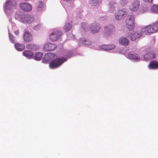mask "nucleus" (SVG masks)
Instances as JSON below:
<instances>
[{"mask_svg":"<svg viewBox=\"0 0 158 158\" xmlns=\"http://www.w3.org/2000/svg\"><path fill=\"white\" fill-rule=\"evenodd\" d=\"M67 60V59L64 57H60L54 59L50 62L49 67L52 69L56 68L60 66Z\"/></svg>","mask_w":158,"mask_h":158,"instance_id":"1","label":"nucleus"},{"mask_svg":"<svg viewBox=\"0 0 158 158\" xmlns=\"http://www.w3.org/2000/svg\"><path fill=\"white\" fill-rule=\"evenodd\" d=\"M62 32L59 31H53L50 35L49 39L52 41H56L62 35Z\"/></svg>","mask_w":158,"mask_h":158,"instance_id":"2","label":"nucleus"},{"mask_svg":"<svg viewBox=\"0 0 158 158\" xmlns=\"http://www.w3.org/2000/svg\"><path fill=\"white\" fill-rule=\"evenodd\" d=\"M20 20L23 23H30L34 20L33 16L31 15L23 14L20 17Z\"/></svg>","mask_w":158,"mask_h":158,"instance_id":"3","label":"nucleus"},{"mask_svg":"<svg viewBox=\"0 0 158 158\" xmlns=\"http://www.w3.org/2000/svg\"><path fill=\"white\" fill-rule=\"evenodd\" d=\"M114 31V28L112 25H109L105 27L103 31L104 35L108 36L113 33Z\"/></svg>","mask_w":158,"mask_h":158,"instance_id":"4","label":"nucleus"},{"mask_svg":"<svg viewBox=\"0 0 158 158\" xmlns=\"http://www.w3.org/2000/svg\"><path fill=\"white\" fill-rule=\"evenodd\" d=\"M148 31L149 34L155 33L158 31V22L152 25L147 26Z\"/></svg>","mask_w":158,"mask_h":158,"instance_id":"5","label":"nucleus"},{"mask_svg":"<svg viewBox=\"0 0 158 158\" xmlns=\"http://www.w3.org/2000/svg\"><path fill=\"white\" fill-rule=\"evenodd\" d=\"M57 47L56 44L48 43L44 46V50L45 51H51L54 50Z\"/></svg>","mask_w":158,"mask_h":158,"instance_id":"6","label":"nucleus"},{"mask_svg":"<svg viewBox=\"0 0 158 158\" xmlns=\"http://www.w3.org/2000/svg\"><path fill=\"white\" fill-rule=\"evenodd\" d=\"M100 27L98 24L94 23L89 27V31L91 33H95L98 32Z\"/></svg>","mask_w":158,"mask_h":158,"instance_id":"7","label":"nucleus"},{"mask_svg":"<svg viewBox=\"0 0 158 158\" xmlns=\"http://www.w3.org/2000/svg\"><path fill=\"white\" fill-rule=\"evenodd\" d=\"M141 36L142 34H141L140 32L137 31L132 33L131 35L129 34L128 36L131 41H134L140 37Z\"/></svg>","mask_w":158,"mask_h":158,"instance_id":"8","label":"nucleus"},{"mask_svg":"<svg viewBox=\"0 0 158 158\" xmlns=\"http://www.w3.org/2000/svg\"><path fill=\"white\" fill-rule=\"evenodd\" d=\"M21 9L24 11H30L31 10V6L27 3H22L20 4Z\"/></svg>","mask_w":158,"mask_h":158,"instance_id":"9","label":"nucleus"},{"mask_svg":"<svg viewBox=\"0 0 158 158\" xmlns=\"http://www.w3.org/2000/svg\"><path fill=\"white\" fill-rule=\"evenodd\" d=\"M126 15V11L124 10H119L117 14L115 15L116 19L118 20L123 19Z\"/></svg>","mask_w":158,"mask_h":158,"instance_id":"10","label":"nucleus"},{"mask_svg":"<svg viewBox=\"0 0 158 158\" xmlns=\"http://www.w3.org/2000/svg\"><path fill=\"white\" fill-rule=\"evenodd\" d=\"M139 2L138 0L134 1L130 6V9L132 11L137 10L139 8Z\"/></svg>","mask_w":158,"mask_h":158,"instance_id":"11","label":"nucleus"},{"mask_svg":"<svg viewBox=\"0 0 158 158\" xmlns=\"http://www.w3.org/2000/svg\"><path fill=\"white\" fill-rule=\"evenodd\" d=\"M23 39L25 42H29L32 40V36L29 32L26 31L23 34Z\"/></svg>","mask_w":158,"mask_h":158,"instance_id":"12","label":"nucleus"},{"mask_svg":"<svg viewBox=\"0 0 158 158\" xmlns=\"http://www.w3.org/2000/svg\"><path fill=\"white\" fill-rule=\"evenodd\" d=\"M118 42L120 45L125 46L128 45L130 42L128 39L124 37L120 38Z\"/></svg>","mask_w":158,"mask_h":158,"instance_id":"13","label":"nucleus"},{"mask_svg":"<svg viewBox=\"0 0 158 158\" xmlns=\"http://www.w3.org/2000/svg\"><path fill=\"white\" fill-rule=\"evenodd\" d=\"M127 58L135 61H139L140 60V56L138 54L136 53H129L127 55Z\"/></svg>","mask_w":158,"mask_h":158,"instance_id":"14","label":"nucleus"},{"mask_svg":"<svg viewBox=\"0 0 158 158\" xmlns=\"http://www.w3.org/2000/svg\"><path fill=\"white\" fill-rule=\"evenodd\" d=\"M148 68L150 69H158V62L155 61H151L148 65Z\"/></svg>","mask_w":158,"mask_h":158,"instance_id":"15","label":"nucleus"},{"mask_svg":"<svg viewBox=\"0 0 158 158\" xmlns=\"http://www.w3.org/2000/svg\"><path fill=\"white\" fill-rule=\"evenodd\" d=\"M56 56V55L53 53H49L46 54L44 58V60L46 61H49L52 60Z\"/></svg>","mask_w":158,"mask_h":158,"instance_id":"16","label":"nucleus"},{"mask_svg":"<svg viewBox=\"0 0 158 158\" xmlns=\"http://www.w3.org/2000/svg\"><path fill=\"white\" fill-rule=\"evenodd\" d=\"M115 46L114 44L103 45L101 46V49L104 50H110L114 49Z\"/></svg>","mask_w":158,"mask_h":158,"instance_id":"17","label":"nucleus"},{"mask_svg":"<svg viewBox=\"0 0 158 158\" xmlns=\"http://www.w3.org/2000/svg\"><path fill=\"white\" fill-rule=\"evenodd\" d=\"M15 47L16 50L19 51H21L25 49L24 44L20 43H16L15 44Z\"/></svg>","mask_w":158,"mask_h":158,"instance_id":"18","label":"nucleus"},{"mask_svg":"<svg viewBox=\"0 0 158 158\" xmlns=\"http://www.w3.org/2000/svg\"><path fill=\"white\" fill-rule=\"evenodd\" d=\"M23 55L28 58H31L33 57V53L29 51L25 50L23 52Z\"/></svg>","mask_w":158,"mask_h":158,"instance_id":"19","label":"nucleus"},{"mask_svg":"<svg viewBox=\"0 0 158 158\" xmlns=\"http://www.w3.org/2000/svg\"><path fill=\"white\" fill-rule=\"evenodd\" d=\"M155 55L152 52H151L146 54L144 56V58L145 60H148L149 59H153L155 57Z\"/></svg>","mask_w":158,"mask_h":158,"instance_id":"20","label":"nucleus"},{"mask_svg":"<svg viewBox=\"0 0 158 158\" xmlns=\"http://www.w3.org/2000/svg\"><path fill=\"white\" fill-rule=\"evenodd\" d=\"M135 18L133 16H130L126 20V24H135Z\"/></svg>","mask_w":158,"mask_h":158,"instance_id":"21","label":"nucleus"},{"mask_svg":"<svg viewBox=\"0 0 158 158\" xmlns=\"http://www.w3.org/2000/svg\"><path fill=\"white\" fill-rule=\"evenodd\" d=\"M43 53L41 52H37L35 54L34 59L36 60H40L43 57Z\"/></svg>","mask_w":158,"mask_h":158,"instance_id":"22","label":"nucleus"},{"mask_svg":"<svg viewBox=\"0 0 158 158\" xmlns=\"http://www.w3.org/2000/svg\"><path fill=\"white\" fill-rule=\"evenodd\" d=\"M72 27V25L69 23H66L64 27V29L65 31L67 32L69 31Z\"/></svg>","mask_w":158,"mask_h":158,"instance_id":"23","label":"nucleus"},{"mask_svg":"<svg viewBox=\"0 0 158 158\" xmlns=\"http://www.w3.org/2000/svg\"><path fill=\"white\" fill-rule=\"evenodd\" d=\"M26 47L27 49H29L33 50H35L37 48V46L36 45L33 44H28L26 45Z\"/></svg>","mask_w":158,"mask_h":158,"instance_id":"24","label":"nucleus"},{"mask_svg":"<svg viewBox=\"0 0 158 158\" xmlns=\"http://www.w3.org/2000/svg\"><path fill=\"white\" fill-rule=\"evenodd\" d=\"M80 41L82 44L85 45H89L91 44V42L90 41L87 40L85 39H80Z\"/></svg>","mask_w":158,"mask_h":158,"instance_id":"25","label":"nucleus"},{"mask_svg":"<svg viewBox=\"0 0 158 158\" xmlns=\"http://www.w3.org/2000/svg\"><path fill=\"white\" fill-rule=\"evenodd\" d=\"M142 35H148L149 34V32L148 31V29L147 26L145 27L142 28L140 32Z\"/></svg>","mask_w":158,"mask_h":158,"instance_id":"26","label":"nucleus"},{"mask_svg":"<svg viewBox=\"0 0 158 158\" xmlns=\"http://www.w3.org/2000/svg\"><path fill=\"white\" fill-rule=\"evenodd\" d=\"M14 4H15V1H7L6 2L5 7L6 8H7L9 6H13L14 5Z\"/></svg>","mask_w":158,"mask_h":158,"instance_id":"27","label":"nucleus"},{"mask_svg":"<svg viewBox=\"0 0 158 158\" xmlns=\"http://www.w3.org/2000/svg\"><path fill=\"white\" fill-rule=\"evenodd\" d=\"M126 26L128 30L131 31L134 29L135 27V25L126 24Z\"/></svg>","mask_w":158,"mask_h":158,"instance_id":"28","label":"nucleus"},{"mask_svg":"<svg viewBox=\"0 0 158 158\" xmlns=\"http://www.w3.org/2000/svg\"><path fill=\"white\" fill-rule=\"evenodd\" d=\"M151 10L154 13H158V6L154 5L152 7Z\"/></svg>","mask_w":158,"mask_h":158,"instance_id":"29","label":"nucleus"},{"mask_svg":"<svg viewBox=\"0 0 158 158\" xmlns=\"http://www.w3.org/2000/svg\"><path fill=\"white\" fill-rule=\"evenodd\" d=\"M43 3L42 2H40L38 6L37 9L38 11L41 10L43 9Z\"/></svg>","mask_w":158,"mask_h":158,"instance_id":"30","label":"nucleus"},{"mask_svg":"<svg viewBox=\"0 0 158 158\" xmlns=\"http://www.w3.org/2000/svg\"><path fill=\"white\" fill-rule=\"evenodd\" d=\"M9 37L10 42L13 44L15 43V38L10 33H9Z\"/></svg>","mask_w":158,"mask_h":158,"instance_id":"31","label":"nucleus"},{"mask_svg":"<svg viewBox=\"0 0 158 158\" xmlns=\"http://www.w3.org/2000/svg\"><path fill=\"white\" fill-rule=\"evenodd\" d=\"M115 4L116 3L114 2H111L110 3L109 6H110V9L111 10H112V9H114V7H113L112 6H114Z\"/></svg>","mask_w":158,"mask_h":158,"instance_id":"32","label":"nucleus"},{"mask_svg":"<svg viewBox=\"0 0 158 158\" xmlns=\"http://www.w3.org/2000/svg\"><path fill=\"white\" fill-rule=\"evenodd\" d=\"M87 24L85 23H81V26L82 28L85 30H86L87 27Z\"/></svg>","mask_w":158,"mask_h":158,"instance_id":"33","label":"nucleus"},{"mask_svg":"<svg viewBox=\"0 0 158 158\" xmlns=\"http://www.w3.org/2000/svg\"><path fill=\"white\" fill-rule=\"evenodd\" d=\"M92 2L94 3H98L101 2V0H92Z\"/></svg>","mask_w":158,"mask_h":158,"instance_id":"34","label":"nucleus"},{"mask_svg":"<svg viewBox=\"0 0 158 158\" xmlns=\"http://www.w3.org/2000/svg\"><path fill=\"white\" fill-rule=\"evenodd\" d=\"M14 33L16 35H18L19 33V30H18L16 31H14Z\"/></svg>","mask_w":158,"mask_h":158,"instance_id":"35","label":"nucleus"},{"mask_svg":"<svg viewBox=\"0 0 158 158\" xmlns=\"http://www.w3.org/2000/svg\"><path fill=\"white\" fill-rule=\"evenodd\" d=\"M40 27V25H36L34 29L36 30H37L38 28Z\"/></svg>","mask_w":158,"mask_h":158,"instance_id":"36","label":"nucleus"},{"mask_svg":"<svg viewBox=\"0 0 158 158\" xmlns=\"http://www.w3.org/2000/svg\"><path fill=\"white\" fill-rule=\"evenodd\" d=\"M153 0H144L146 2H152Z\"/></svg>","mask_w":158,"mask_h":158,"instance_id":"37","label":"nucleus"}]
</instances>
